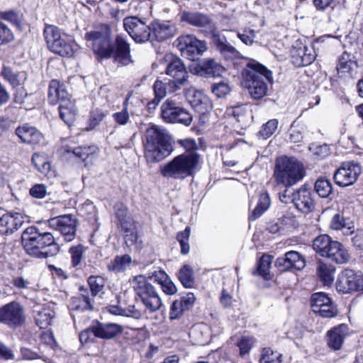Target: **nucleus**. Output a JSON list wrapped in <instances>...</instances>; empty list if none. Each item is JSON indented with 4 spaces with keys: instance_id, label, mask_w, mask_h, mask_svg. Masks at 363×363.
<instances>
[{
    "instance_id": "9d476101",
    "label": "nucleus",
    "mask_w": 363,
    "mask_h": 363,
    "mask_svg": "<svg viewBox=\"0 0 363 363\" xmlns=\"http://www.w3.org/2000/svg\"><path fill=\"white\" fill-rule=\"evenodd\" d=\"M43 35L50 51L62 57H72L74 49L70 42L61 36L60 30L55 26H45Z\"/></svg>"
},
{
    "instance_id": "052dcab7",
    "label": "nucleus",
    "mask_w": 363,
    "mask_h": 363,
    "mask_svg": "<svg viewBox=\"0 0 363 363\" xmlns=\"http://www.w3.org/2000/svg\"><path fill=\"white\" fill-rule=\"evenodd\" d=\"M115 214L118 221L130 218L127 207L123 203H117L114 206Z\"/></svg>"
},
{
    "instance_id": "de8ad7c7",
    "label": "nucleus",
    "mask_w": 363,
    "mask_h": 363,
    "mask_svg": "<svg viewBox=\"0 0 363 363\" xmlns=\"http://www.w3.org/2000/svg\"><path fill=\"white\" fill-rule=\"evenodd\" d=\"M106 113L103 112L101 109H93L90 112V117L89 120L88 126L86 128L87 131L94 129L98 126L101 122L104 119Z\"/></svg>"
},
{
    "instance_id": "5fc2aeb1",
    "label": "nucleus",
    "mask_w": 363,
    "mask_h": 363,
    "mask_svg": "<svg viewBox=\"0 0 363 363\" xmlns=\"http://www.w3.org/2000/svg\"><path fill=\"white\" fill-rule=\"evenodd\" d=\"M69 252L71 255L72 265L73 267L78 266L81 263L83 257V247L80 245L73 246L69 248Z\"/></svg>"
},
{
    "instance_id": "412c9836",
    "label": "nucleus",
    "mask_w": 363,
    "mask_h": 363,
    "mask_svg": "<svg viewBox=\"0 0 363 363\" xmlns=\"http://www.w3.org/2000/svg\"><path fill=\"white\" fill-rule=\"evenodd\" d=\"M151 30L150 41H164L174 36L177 32L176 26L169 21L154 20L150 24Z\"/></svg>"
},
{
    "instance_id": "9b49d317",
    "label": "nucleus",
    "mask_w": 363,
    "mask_h": 363,
    "mask_svg": "<svg viewBox=\"0 0 363 363\" xmlns=\"http://www.w3.org/2000/svg\"><path fill=\"white\" fill-rule=\"evenodd\" d=\"M49 101L51 104L59 103V111L61 119L68 125L75 121L77 109L74 101L71 99L68 92H49Z\"/></svg>"
},
{
    "instance_id": "c03bdc74",
    "label": "nucleus",
    "mask_w": 363,
    "mask_h": 363,
    "mask_svg": "<svg viewBox=\"0 0 363 363\" xmlns=\"http://www.w3.org/2000/svg\"><path fill=\"white\" fill-rule=\"evenodd\" d=\"M260 363H282V354L270 348H264L259 359Z\"/></svg>"
},
{
    "instance_id": "0eeeda50",
    "label": "nucleus",
    "mask_w": 363,
    "mask_h": 363,
    "mask_svg": "<svg viewBox=\"0 0 363 363\" xmlns=\"http://www.w3.org/2000/svg\"><path fill=\"white\" fill-rule=\"evenodd\" d=\"M133 284L137 296L140 298L147 310L154 313L162 308V302L158 292L145 277L143 275L135 277Z\"/></svg>"
},
{
    "instance_id": "f8f14e48",
    "label": "nucleus",
    "mask_w": 363,
    "mask_h": 363,
    "mask_svg": "<svg viewBox=\"0 0 363 363\" xmlns=\"http://www.w3.org/2000/svg\"><path fill=\"white\" fill-rule=\"evenodd\" d=\"M177 46L183 57L194 61L207 50L206 41L197 39L193 35H183L177 39Z\"/></svg>"
},
{
    "instance_id": "79ce46f5",
    "label": "nucleus",
    "mask_w": 363,
    "mask_h": 363,
    "mask_svg": "<svg viewBox=\"0 0 363 363\" xmlns=\"http://www.w3.org/2000/svg\"><path fill=\"white\" fill-rule=\"evenodd\" d=\"M314 188L316 193L322 198L328 197L333 192L331 182L324 178L317 179Z\"/></svg>"
},
{
    "instance_id": "2eb2a0df",
    "label": "nucleus",
    "mask_w": 363,
    "mask_h": 363,
    "mask_svg": "<svg viewBox=\"0 0 363 363\" xmlns=\"http://www.w3.org/2000/svg\"><path fill=\"white\" fill-rule=\"evenodd\" d=\"M362 173V167L357 162H345L335 171L333 178L336 184L347 187L356 182Z\"/></svg>"
},
{
    "instance_id": "3c124183",
    "label": "nucleus",
    "mask_w": 363,
    "mask_h": 363,
    "mask_svg": "<svg viewBox=\"0 0 363 363\" xmlns=\"http://www.w3.org/2000/svg\"><path fill=\"white\" fill-rule=\"evenodd\" d=\"M190 230L186 228L184 231L177 234V238L180 244L181 252L183 255H187L189 252L190 247L189 244Z\"/></svg>"
},
{
    "instance_id": "ddd939ff",
    "label": "nucleus",
    "mask_w": 363,
    "mask_h": 363,
    "mask_svg": "<svg viewBox=\"0 0 363 363\" xmlns=\"http://www.w3.org/2000/svg\"><path fill=\"white\" fill-rule=\"evenodd\" d=\"M164 59L168 62L165 72L172 78L168 80L169 86L179 89V86L184 84L187 81L188 72L186 67L183 61L174 55H166Z\"/></svg>"
},
{
    "instance_id": "e433bc0d",
    "label": "nucleus",
    "mask_w": 363,
    "mask_h": 363,
    "mask_svg": "<svg viewBox=\"0 0 363 363\" xmlns=\"http://www.w3.org/2000/svg\"><path fill=\"white\" fill-rule=\"evenodd\" d=\"M1 74L13 88L19 86L26 79V74L24 73L14 72L9 67L4 66L2 68Z\"/></svg>"
},
{
    "instance_id": "49530a36",
    "label": "nucleus",
    "mask_w": 363,
    "mask_h": 363,
    "mask_svg": "<svg viewBox=\"0 0 363 363\" xmlns=\"http://www.w3.org/2000/svg\"><path fill=\"white\" fill-rule=\"evenodd\" d=\"M88 284L92 296H96L104 290L106 281L101 276H91L88 279Z\"/></svg>"
},
{
    "instance_id": "cd10ccee",
    "label": "nucleus",
    "mask_w": 363,
    "mask_h": 363,
    "mask_svg": "<svg viewBox=\"0 0 363 363\" xmlns=\"http://www.w3.org/2000/svg\"><path fill=\"white\" fill-rule=\"evenodd\" d=\"M94 337L101 339H111L123 331V328L116 323H101L92 325Z\"/></svg>"
},
{
    "instance_id": "aec40b11",
    "label": "nucleus",
    "mask_w": 363,
    "mask_h": 363,
    "mask_svg": "<svg viewBox=\"0 0 363 363\" xmlns=\"http://www.w3.org/2000/svg\"><path fill=\"white\" fill-rule=\"evenodd\" d=\"M291 62L297 67L311 65L315 59V52L312 46H306L300 42L293 45L291 50Z\"/></svg>"
},
{
    "instance_id": "4c0bfd02",
    "label": "nucleus",
    "mask_w": 363,
    "mask_h": 363,
    "mask_svg": "<svg viewBox=\"0 0 363 363\" xmlns=\"http://www.w3.org/2000/svg\"><path fill=\"white\" fill-rule=\"evenodd\" d=\"M55 312L50 308H43L37 312L35 317L36 324L40 328H46L52 323Z\"/></svg>"
},
{
    "instance_id": "4468645a",
    "label": "nucleus",
    "mask_w": 363,
    "mask_h": 363,
    "mask_svg": "<svg viewBox=\"0 0 363 363\" xmlns=\"http://www.w3.org/2000/svg\"><path fill=\"white\" fill-rule=\"evenodd\" d=\"M123 27L135 43H142L151 39L150 25H146L137 16L125 17L123 19Z\"/></svg>"
},
{
    "instance_id": "13d9d810",
    "label": "nucleus",
    "mask_w": 363,
    "mask_h": 363,
    "mask_svg": "<svg viewBox=\"0 0 363 363\" xmlns=\"http://www.w3.org/2000/svg\"><path fill=\"white\" fill-rule=\"evenodd\" d=\"M186 310L184 309L182 303H181L179 300L174 301L172 305L169 313L170 319L174 320L178 318Z\"/></svg>"
},
{
    "instance_id": "6ab92c4d",
    "label": "nucleus",
    "mask_w": 363,
    "mask_h": 363,
    "mask_svg": "<svg viewBox=\"0 0 363 363\" xmlns=\"http://www.w3.org/2000/svg\"><path fill=\"white\" fill-rule=\"evenodd\" d=\"M191 74L203 77H216L221 76L224 67L213 58L204 59L198 63L189 65Z\"/></svg>"
},
{
    "instance_id": "0e129e2a",
    "label": "nucleus",
    "mask_w": 363,
    "mask_h": 363,
    "mask_svg": "<svg viewBox=\"0 0 363 363\" xmlns=\"http://www.w3.org/2000/svg\"><path fill=\"white\" fill-rule=\"evenodd\" d=\"M177 118L178 120L176 123L184 124L186 126L190 125L192 122L191 114L183 108L182 110H179Z\"/></svg>"
},
{
    "instance_id": "f3484780",
    "label": "nucleus",
    "mask_w": 363,
    "mask_h": 363,
    "mask_svg": "<svg viewBox=\"0 0 363 363\" xmlns=\"http://www.w3.org/2000/svg\"><path fill=\"white\" fill-rule=\"evenodd\" d=\"M0 323L9 327H18L24 323L23 309L17 302H11L0 308Z\"/></svg>"
},
{
    "instance_id": "a18cd8bd",
    "label": "nucleus",
    "mask_w": 363,
    "mask_h": 363,
    "mask_svg": "<svg viewBox=\"0 0 363 363\" xmlns=\"http://www.w3.org/2000/svg\"><path fill=\"white\" fill-rule=\"evenodd\" d=\"M330 228L336 230H342L344 234L350 235L353 233L352 228L354 227H347L345 218L337 213L333 217L330 222Z\"/></svg>"
},
{
    "instance_id": "b1692460",
    "label": "nucleus",
    "mask_w": 363,
    "mask_h": 363,
    "mask_svg": "<svg viewBox=\"0 0 363 363\" xmlns=\"http://www.w3.org/2000/svg\"><path fill=\"white\" fill-rule=\"evenodd\" d=\"M211 38L217 50L226 60H232L242 58L240 52L228 42L225 35L218 33H213Z\"/></svg>"
},
{
    "instance_id": "a211bd4d",
    "label": "nucleus",
    "mask_w": 363,
    "mask_h": 363,
    "mask_svg": "<svg viewBox=\"0 0 363 363\" xmlns=\"http://www.w3.org/2000/svg\"><path fill=\"white\" fill-rule=\"evenodd\" d=\"M130 52V45L125 36L122 34L117 35L113 40L111 58L118 65L127 66L134 62Z\"/></svg>"
},
{
    "instance_id": "37998d69",
    "label": "nucleus",
    "mask_w": 363,
    "mask_h": 363,
    "mask_svg": "<svg viewBox=\"0 0 363 363\" xmlns=\"http://www.w3.org/2000/svg\"><path fill=\"white\" fill-rule=\"evenodd\" d=\"M230 115L236 118L237 121L242 125L247 126L250 123V114L247 113L242 106H237L230 110Z\"/></svg>"
},
{
    "instance_id": "4be33fe9",
    "label": "nucleus",
    "mask_w": 363,
    "mask_h": 363,
    "mask_svg": "<svg viewBox=\"0 0 363 363\" xmlns=\"http://www.w3.org/2000/svg\"><path fill=\"white\" fill-rule=\"evenodd\" d=\"M276 267L281 272L291 269L302 270L306 267L304 257L296 251H289L277 259Z\"/></svg>"
},
{
    "instance_id": "1a4fd4ad",
    "label": "nucleus",
    "mask_w": 363,
    "mask_h": 363,
    "mask_svg": "<svg viewBox=\"0 0 363 363\" xmlns=\"http://www.w3.org/2000/svg\"><path fill=\"white\" fill-rule=\"evenodd\" d=\"M279 199L284 203H294L300 212L306 214L311 213L315 208L312 191L306 184L293 193L286 188L279 193Z\"/></svg>"
},
{
    "instance_id": "bf43d9fd",
    "label": "nucleus",
    "mask_w": 363,
    "mask_h": 363,
    "mask_svg": "<svg viewBox=\"0 0 363 363\" xmlns=\"http://www.w3.org/2000/svg\"><path fill=\"white\" fill-rule=\"evenodd\" d=\"M30 194L36 199H43L47 194V188L44 184H35L30 189Z\"/></svg>"
},
{
    "instance_id": "09e8293b",
    "label": "nucleus",
    "mask_w": 363,
    "mask_h": 363,
    "mask_svg": "<svg viewBox=\"0 0 363 363\" xmlns=\"http://www.w3.org/2000/svg\"><path fill=\"white\" fill-rule=\"evenodd\" d=\"M14 34L7 25L0 21V46L14 40Z\"/></svg>"
},
{
    "instance_id": "58836bf2",
    "label": "nucleus",
    "mask_w": 363,
    "mask_h": 363,
    "mask_svg": "<svg viewBox=\"0 0 363 363\" xmlns=\"http://www.w3.org/2000/svg\"><path fill=\"white\" fill-rule=\"evenodd\" d=\"M270 206V199L267 193L261 194L256 208L252 211L250 216V220H256L265 211L268 209Z\"/></svg>"
},
{
    "instance_id": "69168bd1",
    "label": "nucleus",
    "mask_w": 363,
    "mask_h": 363,
    "mask_svg": "<svg viewBox=\"0 0 363 363\" xmlns=\"http://www.w3.org/2000/svg\"><path fill=\"white\" fill-rule=\"evenodd\" d=\"M12 284L15 287L20 290L28 289L30 287V281L23 277H14L12 279Z\"/></svg>"
},
{
    "instance_id": "20e7f679",
    "label": "nucleus",
    "mask_w": 363,
    "mask_h": 363,
    "mask_svg": "<svg viewBox=\"0 0 363 363\" xmlns=\"http://www.w3.org/2000/svg\"><path fill=\"white\" fill-rule=\"evenodd\" d=\"M242 86L249 91H269L274 84L273 73L266 66L250 59L242 71Z\"/></svg>"
},
{
    "instance_id": "f704fd0d",
    "label": "nucleus",
    "mask_w": 363,
    "mask_h": 363,
    "mask_svg": "<svg viewBox=\"0 0 363 363\" xmlns=\"http://www.w3.org/2000/svg\"><path fill=\"white\" fill-rule=\"evenodd\" d=\"M162 118L169 123H175L178 120L179 110L182 108L177 106L176 104L171 101L167 100L161 107Z\"/></svg>"
},
{
    "instance_id": "2f4dec72",
    "label": "nucleus",
    "mask_w": 363,
    "mask_h": 363,
    "mask_svg": "<svg viewBox=\"0 0 363 363\" xmlns=\"http://www.w3.org/2000/svg\"><path fill=\"white\" fill-rule=\"evenodd\" d=\"M335 268L330 264L318 262L316 273L320 281L325 286H330L334 281Z\"/></svg>"
},
{
    "instance_id": "ea45409f",
    "label": "nucleus",
    "mask_w": 363,
    "mask_h": 363,
    "mask_svg": "<svg viewBox=\"0 0 363 363\" xmlns=\"http://www.w3.org/2000/svg\"><path fill=\"white\" fill-rule=\"evenodd\" d=\"M178 278L186 288H191L194 284V272L192 268L186 264L179 272Z\"/></svg>"
},
{
    "instance_id": "f03ea898",
    "label": "nucleus",
    "mask_w": 363,
    "mask_h": 363,
    "mask_svg": "<svg viewBox=\"0 0 363 363\" xmlns=\"http://www.w3.org/2000/svg\"><path fill=\"white\" fill-rule=\"evenodd\" d=\"M143 146L145 157L148 163L162 161L173 150L167 130L156 125H151L145 130Z\"/></svg>"
},
{
    "instance_id": "8fccbe9b",
    "label": "nucleus",
    "mask_w": 363,
    "mask_h": 363,
    "mask_svg": "<svg viewBox=\"0 0 363 363\" xmlns=\"http://www.w3.org/2000/svg\"><path fill=\"white\" fill-rule=\"evenodd\" d=\"M331 299L325 293H315L312 295L311 302L312 310H320L326 303H330Z\"/></svg>"
},
{
    "instance_id": "7c9ffc66",
    "label": "nucleus",
    "mask_w": 363,
    "mask_h": 363,
    "mask_svg": "<svg viewBox=\"0 0 363 363\" xmlns=\"http://www.w3.org/2000/svg\"><path fill=\"white\" fill-rule=\"evenodd\" d=\"M354 271L352 269H345L343 271L337 279L336 283L337 290L342 294L354 291Z\"/></svg>"
},
{
    "instance_id": "5701e85b",
    "label": "nucleus",
    "mask_w": 363,
    "mask_h": 363,
    "mask_svg": "<svg viewBox=\"0 0 363 363\" xmlns=\"http://www.w3.org/2000/svg\"><path fill=\"white\" fill-rule=\"evenodd\" d=\"M349 333L350 328L347 324H340L332 328L326 333L328 347L334 351L340 350Z\"/></svg>"
},
{
    "instance_id": "c756f323",
    "label": "nucleus",
    "mask_w": 363,
    "mask_h": 363,
    "mask_svg": "<svg viewBox=\"0 0 363 363\" xmlns=\"http://www.w3.org/2000/svg\"><path fill=\"white\" fill-rule=\"evenodd\" d=\"M180 19L189 25L196 27H205L211 23V19L206 14L200 12L184 11L181 13Z\"/></svg>"
},
{
    "instance_id": "473e14b6",
    "label": "nucleus",
    "mask_w": 363,
    "mask_h": 363,
    "mask_svg": "<svg viewBox=\"0 0 363 363\" xmlns=\"http://www.w3.org/2000/svg\"><path fill=\"white\" fill-rule=\"evenodd\" d=\"M98 147L95 145L79 146L76 147H66L65 151L72 153L76 157L85 162L88 159H92L98 152Z\"/></svg>"
},
{
    "instance_id": "e2e57ef3",
    "label": "nucleus",
    "mask_w": 363,
    "mask_h": 363,
    "mask_svg": "<svg viewBox=\"0 0 363 363\" xmlns=\"http://www.w3.org/2000/svg\"><path fill=\"white\" fill-rule=\"evenodd\" d=\"M168 278L169 276L164 270L162 269L155 270L149 274V279L153 280L155 282H157L160 285L163 284Z\"/></svg>"
},
{
    "instance_id": "603ef678",
    "label": "nucleus",
    "mask_w": 363,
    "mask_h": 363,
    "mask_svg": "<svg viewBox=\"0 0 363 363\" xmlns=\"http://www.w3.org/2000/svg\"><path fill=\"white\" fill-rule=\"evenodd\" d=\"M278 121L277 119H272L267 122L262 126L259 130V135L264 139L269 138L276 130L278 125Z\"/></svg>"
},
{
    "instance_id": "393cba45",
    "label": "nucleus",
    "mask_w": 363,
    "mask_h": 363,
    "mask_svg": "<svg viewBox=\"0 0 363 363\" xmlns=\"http://www.w3.org/2000/svg\"><path fill=\"white\" fill-rule=\"evenodd\" d=\"M24 218L16 212H9L0 217V233L8 235L18 230L23 224Z\"/></svg>"
},
{
    "instance_id": "c85d7f7f",
    "label": "nucleus",
    "mask_w": 363,
    "mask_h": 363,
    "mask_svg": "<svg viewBox=\"0 0 363 363\" xmlns=\"http://www.w3.org/2000/svg\"><path fill=\"white\" fill-rule=\"evenodd\" d=\"M357 67V62L352 60L350 53L344 52L338 58L336 69L340 77H352Z\"/></svg>"
},
{
    "instance_id": "338daca9",
    "label": "nucleus",
    "mask_w": 363,
    "mask_h": 363,
    "mask_svg": "<svg viewBox=\"0 0 363 363\" xmlns=\"http://www.w3.org/2000/svg\"><path fill=\"white\" fill-rule=\"evenodd\" d=\"M113 118L118 124L125 125L129 120L127 108L125 107L121 111L113 113Z\"/></svg>"
},
{
    "instance_id": "72a5a7b5",
    "label": "nucleus",
    "mask_w": 363,
    "mask_h": 363,
    "mask_svg": "<svg viewBox=\"0 0 363 363\" xmlns=\"http://www.w3.org/2000/svg\"><path fill=\"white\" fill-rule=\"evenodd\" d=\"M132 258L128 255L116 256L107 265L108 271L118 274L125 272L131 264Z\"/></svg>"
},
{
    "instance_id": "a878e982",
    "label": "nucleus",
    "mask_w": 363,
    "mask_h": 363,
    "mask_svg": "<svg viewBox=\"0 0 363 363\" xmlns=\"http://www.w3.org/2000/svg\"><path fill=\"white\" fill-rule=\"evenodd\" d=\"M184 93L186 99L196 112L206 114L213 109L212 100L204 92Z\"/></svg>"
},
{
    "instance_id": "f257e3e1",
    "label": "nucleus",
    "mask_w": 363,
    "mask_h": 363,
    "mask_svg": "<svg viewBox=\"0 0 363 363\" xmlns=\"http://www.w3.org/2000/svg\"><path fill=\"white\" fill-rule=\"evenodd\" d=\"M22 242L26 252L36 258L52 257L59 251L54 236L50 233L41 231L35 226L25 229L22 234Z\"/></svg>"
},
{
    "instance_id": "39448f33",
    "label": "nucleus",
    "mask_w": 363,
    "mask_h": 363,
    "mask_svg": "<svg viewBox=\"0 0 363 363\" xmlns=\"http://www.w3.org/2000/svg\"><path fill=\"white\" fill-rule=\"evenodd\" d=\"M274 176L278 184L289 187L303 179L305 169L295 157H281L276 161Z\"/></svg>"
},
{
    "instance_id": "864d4df0",
    "label": "nucleus",
    "mask_w": 363,
    "mask_h": 363,
    "mask_svg": "<svg viewBox=\"0 0 363 363\" xmlns=\"http://www.w3.org/2000/svg\"><path fill=\"white\" fill-rule=\"evenodd\" d=\"M315 313H318L320 316L324 318H333L337 313L336 307L333 305L332 301L330 303H326L320 307V310H313Z\"/></svg>"
},
{
    "instance_id": "6e6d98bb",
    "label": "nucleus",
    "mask_w": 363,
    "mask_h": 363,
    "mask_svg": "<svg viewBox=\"0 0 363 363\" xmlns=\"http://www.w3.org/2000/svg\"><path fill=\"white\" fill-rule=\"evenodd\" d=\"M0 19L6 21L18 28L21 26L19 16L13 10L0 11Z\"/></svg>"
},
{
    "instance_id": "4d7b16f0",
    "label": "nucleus",
    "mask_w": 363,
    "mask_h": 363,
    "mask_svg": "<svg viewBox=\"0 0 363 363\" xmlns=\"http://www.w3.org/2000/svg\"><path fill=\"white\" fill-rule=\"evenodd\" d=\"M271 264L270 257L263 255L259 262L257 267V272L259 275L267 279V276L269 274V267Z\"/></svg>"
},
{
    "instance_id": "680f3d73",
    "label": "nucleus",
    "mask_w": 363,
    "mask_h": 363,
    "mask_svg": "<svg viewBox=\"0 0 363 363\" xmlns=\"http://www.w3.org/2000/svg\"><path fill=\"white\" fill-rule=\"evenodd\" d=\"M179 143L186 150L184 152L198 153L196 152L198 145L194 140L190 138L180 140Z\"/></svg>"
},
{
    "instance_id": "dca6fc26",
    "label": "nucleus",
    "mask_w": 363,
    "mask_h": 363,
    "mask_svg": "<svg viewBox=\"0 0 363 363\" xmlns=\"http://www.w3.org/2000/svg\"><path fill=\"white\" fill-rule=\"evenodd\" d=\"M51 228L59 231L64 237L65 240L70 242L76 235L77 220L72 215H64L49 220Z\"/></svg>"
},
{
    "instance_id": "774afa93",
    "label": "nucleus",
    "mask_w": 363,
    "mask_h": 363,
    "mask_svg": "<svg viewBox=\"0 0 363 363\" xmlns=\"http://www.w3.org/2000/svg\"><path fill=\"white\" fill-rule=\"evenodd\" d=\"M253 344L252 340L248 337H243L238 343L240 353L241 355H245L249 352Z\"/></svg>"
},
{
    "instance_id": "c9c22d12",
    "label": "nucleus",
    "mask_w": 363,
    "mask_h": 363,
    "mask_svg": "<svg viewBox=\"0 0 363 363\" xmlns=\"http://www.w3.org/2000/svg\"><path fill=\"white\" fill-rule=\"evenodd\" d=\"M346 0H312V4L318 12H325L328 9H345Z\"/></svg>"
},
{
    "instance_id": "423d86ee",
    "label": "nucleus",
    "mask_w": 363,
    "mask_h": 363,
    "mask_svg": "<svg viewBox=\"0 0 363 363\" xmlns=\"http://www.w3.org/2000/svg\"><path fill=\"white\" fill-rule=\"evenodd\" d=\"M85 39L93 43V52L99 60L110 59L113 56L111 29L107 24L101 25L98 29L87 32Z\"/></svg>"
},
{
    "instance_id": "7ed1b4c3",
    "label": "nucleus",
    "mask_w": 363,
    "mask_h": 363,
    "mask_svg": "<svg viewBox=\"0 0 363 363\" xmlns=\"http://www.w3.org/2000/svg\"><path fill=\"white\" fill-rule=\"evenodd\" d=\"M201 161L199 153L184 152L160 167V174L166 179L184 180L193 177Z\"/></svg>"
},
{
    "instance_id": "bb28decb",
    "label": "nucleus",
    "mask_w": 363,
    "mask_h": 363,
    "mask_svg": "<svg viewBox=\"0 0 363 363\" xmlns=\"http://www.w3.org/2000/svg\"><path fill=\"white\" fill-rule=\"evenodd\" d=\"M15 133L22 143L31 145H38L44 140L43 135L36 128L28 124L18 126Z\"/></svg>"
},
{
    "instance_id": "6e6552de",
    "label": "nucleus",
    "mask_w": 363,
    "mask_h": 363,
    "mask_svg": "<svg viewBox=\"0 0 363 363\" xmlns=\"http://www.w3.org/2000/svg\"><path fill=\"white\" fill-rule=\"evenodd\" d=\"M313 250L322 257H326L338 264H343L349 260L347 250L337 241L332 240L327 235H321L314 239Z\"/></svg>"
},
{
    "instance_id": "a19ab883",
    "label": "nucleus",
    "mask_w": 363,
    "mask_h": 363,
    "mask_svg": "<svg viewBox=\"0 0 363 363\" xmlns=\"http://www.w3.org/2000/svg\"><path fill=\"white\" fill-rule=\"evenodd\" d=\"M93 308L89 297L85 294H81L79 296L74 297L72 301V308L75 311L91 310Z\"/></svg>"
}]
</instances>
